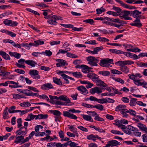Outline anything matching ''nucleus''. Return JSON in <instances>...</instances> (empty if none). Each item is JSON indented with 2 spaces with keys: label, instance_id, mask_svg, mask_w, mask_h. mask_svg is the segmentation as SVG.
<instances>
[{
  "label": "nucleus",
  "instance_id": "obj_1",
  "mask_svg": "<svg viewBox=\"0 0 147 147\" xmlns=\"http://www.w3.org/2000/svg\"><path fill=\"white\" fill-rule=\"evenodd\" d=\"M113 59H110L108 58L106 59H101L100 60L99 64L101 66L103 67H111V65L109 63L113 64V63H112V62H113Z\"/></svg>",
  "mask_w": 147,
  "mask_h": 147
},
{
  "label": "nucleus",
  "instance_id": "obj_2",
  "mask_svg": "<svg viewBox=\"0 0 147 147\" xmlns=\"http://www.w3.org/2000/svg\"><path fill=\"white\" fill-rule=\"evenodd\" d=\"M76 110L74 109H72L68 110L67 111H63V115L65 117H67L71 119H76L77 117L75 115L71 113L70 112L73 113H75Z\"/></svg>",
  "mask_w": 147,
  "mask_h": 147
},
{
  "label": "nucleus",
  "instance_id": "obj_3",
  "mask_svg": "<svg viewBox=\"0 0 147 147\" xmlns=\"http://www.w3.org/2000/svg\"><path fill=\"white\" fill-rule=\"evenodd\" d=\"M86 59L88 62V64L91 66H97V63L99 62V60L98 57L96 58L92 56L88 57Z\"/></svg>",
  "mask_w": 147,
  "mask_h": 147
},
{
  "label": "nucleus",
  "instance_id": "obj_4",
  "mask_svg": "<svg viewBox=\"0 0 147 147\" xmlns=\"http://www.w3.org/2000/svg\"><path fill=\"white\" fill-rule=\"evenodd\" d=\"M56 15L51 14L49 15L47 17H45V19H47V22L50 24L56 25L57 24L55 19Z\"/></svg>",
  "mask_w": 147,
  "mask_h": 147
},
{
  "label": "nucleus",
  "instance_id": "obj_5",
  "mask_svg": "<svg viewBox=\"0 0 147 147\" xmlns=\"http://www.w3.org/2000/svg\"><path fill=\"white\" fill-rule=\"evenodd\" d=\"M38 71L35 69L30 70L29 72V74L35 80L39 79L40 76L38 74Z\"/></svg>",
  "mask_w": 147,
  "mask_h": 147
},
{
  "label": "nucleus",
  "instance_id": "obj_6",
  "mask_svg": "<svg viewBox=\"0 0 147 147\" xmlns=\"http://www.w3.org/2000/svg\"><path fill=\"white\" fill-rule=\"evenodd\" d=\"M34 43H30L29 45L28 44V43L25 44V47H27L29 48V49H30V45L31 46L37 47L40 45H43L44 43V42L43 41H40V40H36L34 41Z\"/></svg>",
  "mask_w": 147,
  "mask_h": 147
},
{
  "label": "nucleus",
  "instance_id": "obj_7",
  "mask_svg": "<svg viewBox=\"0 0 147 147\" xmlns=\"http://www.w3.org/2000/svg\"><path fill=\"white\" fill-rule=\"evenodd\" d=\"M121 143L116 140H111L108 142L107 144L105 147H110L113 146H117L120 145Z\"/></svg>",
  "mask_w": 147,
  "mask_h": 147
},
{
  "label": "nucleus",
  "instance_id": "obj_8",
  "mask_svg": "<svg viewBox=\"0 0 147 147\" xmlns=\"http://www.w3.org/2000/svg\"><path fill=\"white\" fill-rule=\"evenodd\" d=\"M103 49L102 47L101 46L99 47H96L94 48L93 51H91L88 49H86V51L92 54H97L99 51L102 50Z\"/></svg>",
  "mask_w": 147,
  "mask_h": 147
},
{
  "label": "nucleus",
  "instance_id": "obj_9",
  "mask_svg": "<svg viewBox=\"0 0 147 147\" xmlns=\"http://www.w3.org/2000/svg\"><path fill=\"white\" fill-rule=\"evenodd\" d=\"M27 128H26V127L25 128L24 127H21L18 130L16 131V133L18 135L24 136L27 132Z\"/></svg>",
  "mask_w": 147,
  "mask_h": 147
},
{
  "label": "nucleus",
  "instance_id": "obj_10",
  "mask_svg": "<svg viewBox=\"0 0 147 147\" xmlns=\"http://www.w3.org/2000/svg\"><path fill=\"white\" fill-rule=\"evenodd\" d=\"M131 16L134 18L139 19L141 18L140 14L142 13L141 12H140L137 10H135L134 11H131Z\"/></svg>",
  "mask_w": 147,
  "mask_h": 147
},
{
  "label": "nucleus",
  "instance_id": "obj_11",
  "mask_svg": "<svg viewBox=\"0 0 147 147\" xmlns=\"http://www.w3.org/2000/svg\"><path fill=\"white\" fill-rule=\"evenodd\" d=\"M77 89L80 91V93L86 95L88 93V92L86 88L83 86L77 87Z\"/></svg>",
  "mask_w": 147,
  "mask_h": 147
},
{
  "label": "nucleus",
  "instance_id": "obj_12",
  "mask_svg": "<svg viewBox=\"0 0 147 147\" xmlns=\"http://www.w3.org/2000/svg\"><path fill=\"white\" fill-rule=\"evenodd\" d=\"M15 137L16 138V140H15L14 142L16 144H18L21 143L22 144V141L24 139V136L16 134Z\"/></svg>",
  "mask_w": 147,
  "mask_h": 147
},
{
  "label": "nucleus",
  "instance_id": "obj_13",
  "mask_svg": "<svg viewBox=\"0 0 147 147\" xmlns=\"http://www.w3.org/2000/svg\"><path fill=\"white\" fill-rule=\"evenodd\" d=\"M133 22V23L130 24V25L138 28L141 27L142 26V24L140 22V20L139 19H136Z\"/></svg>",
  "mask_w": 147,
  "mask_h": 147
},
{
  "label": "nucleus",
  "instance_id": "obj_14",
  "mask_svg": "<svg viewBox=\"0 0 147 147\" xmlns=\"http://www.w3.org/2000/svg\"><path fill=\"white\" fill-rule=\"evenodd\" d=\"M137 126L141 130L144 131L147 134V128L146 126L142 123H138Z\"/></svg>",
  "mask_w": 147,
  "mask_h": 147
},
{
  "label": "nucleus",
  "instance_id": "obj_15",
  "mask_svg": "<svg viewBox=\"0 0 147 147\" xmlns=\"http://www.w3.org/2000/svg\"><path fill=\"white\" fill-rule=\"evenodd\" d=\"M0 55L2 56L5 59H10V58L9 55L3 51H0Z\"/></svg>",
  "mask_w": 147,
  "mask_h": 147
},
{
  "label": "nucleus",
  "instance_id": "obj_16",
  "mask_svg": "<svg viewBox=\"0 0 147 147\" xmlns=\"http://www.w3.org/2000/svg\"><path fill=\"white\" fill-rule=\"evenodd\" d=\"M59 100L66 102L67 104L70 103V100L67 96L65 95H61L59 96Z\"/></svg>",
  "mask_w": 147,
  "mask_h": 147
},
{
  "label": "nucleus",
  "instance_id": "obj_17",
  "mask_svg": "<svg viewBox=\"0 0 147 147\" xmlns=\"http://www.w3.org/2000/svg\"><path fill=\"white\" fill-rule=\"evenodd\" d=\"M126 107V106L125 105H120L116 107L115 108V111H122L124 110Z\"/></svg>",
  "mask_w": 147,
  "mask_h": 147
},
{
  "label": "nucleus",
  "instance_id": "obj_18",
  "mask_svg": "<svg viewBox=\"0 0 147 147\" xmlns=\"http://www.w3.org/2000/svg\"><path fill=\"white\" fill-rule=\"evenodd\" d=\"M95 82L96 83V85L98 86H102L105 87H106L107 85L105 84L104 82L102 81L101 80L99 79Z\"/></svg>",
  "mask_w": 147,
  "mask_h": 147
},
{
  "label": "nucleus",
  "instance_id": "obj_19",
  "mask_svg": "<svg viewBox=\"0 0 147 147\" xmlns=\"http://www.w3.org/2000/svg\"><path fill=\"white\" fill-rule=\"evenodd\" d=\"M8 109V108L6 107L3 111V117L4 119H8L9 118Z\"/></svg>",
  "mask_w": 147,
  "mask_h": 147
},
{
  "label": "nucleus",
  "instance_id": "obj_20",
  "mask_svg": "<svg viewBox=\"0 0 147 147\" xmlns=\"http://www.w3.org/2000/svg\"><path fill=\"white\" fill-rule=\"evenodd\" d=\"M128 110L126 109H125L124 110L120 111V113L123 115V117L124 118H127L128 117L129 115L127 114L128 113Z\"/></svg>",
  "mask_w": 147,
  "mask_h": 147
},
{
  "label": "nucleus",
  "instance_id": "obj_21",
  "mask_svg": "<svg viewBox=\"0 0 147 147\" xmlns=\"http://www.w3.org/2000/svg\"><path fill=\"white\" fill-rule=\"evenodd\" d=\"M26 64L28 65H30L32 67H34L35 66V65L37 64L34 61L31 60H26L25 61Z\"/></svg>",
  "mask_w": 147,
  "mask_h": 147
},
{
  "label": "nucleus",
  "instance_id": "obj_22",
  "mask_svg": "<svg viewBox=\"0 0 147 147\" xmlns=\"http://www.w3.org/2000/svg\"><path fill=\"white\" fill-rule=\"evenodd\" d=\"M43 87V89L45 90L47 88L52 89L53 88V87L51 84L48 83L44 84L42 87V88Z\"/></svg>",
  "mask_w": 147,
  "mask_h": 147
},
{
  "label": "nucleus",
  "instance_id": "obj_23",
  "mask_svg": "<svg viewBox=\"0 0 147 147\" xmlns=\"http://www.w3.org/2000/svg\"><path fill=\"white\" fill-rule=\"evenodd\" d=\"M121 129L124 133L130 135L132 133L131 131L127 129V126L126 127L125 125L123 126V127L121 128Z\"/></svg>",
  "mask_w": 147,
  "mask_h": 147
},
{
  "label": "nucleus",
  "instance_id": "obj_24",
  "mask_svg": "<svg viewBox=\"0 0 147 147\" xmlns=\"http://www.w3.org/2000/svg\"><path fill=\"white\" fill-rule=\"evenodd\" d=\"M120 69L122 72L127 74L129 72L128 67L126 66H120Z\"/></svg>",
  "mask_w": 147,
  "mask_h": 147
},
{
  "label": "nucleus",
  "instance_id": "obj_25",
  "mask_svg": "<svg viewBox=\"0 0 147 147\" xmlns=\"http://www.w3.org/2000/svg\"><path fill=\"white\" fill-rule=\"evenodd\" d=\"M9 53L11 56H13L17 59H19L21 56L20 55L19 53L16 52H9Z\"/></svg>",
  "mask_w": 147,
  "mask_h": 147
},
{
  "label": "nucleus",
  "instance_id": "obj_26",
  "mask_svg": "<svg viewBox=\"0 0 147 147\" xmlns=\"http://www.w3.org/2000/svg\"><path fill=\"white\" fill-rule=\"evenodd\" d=\"M56 61L60 63L62 66L68 65V63L66 61L63 59H56Z\"/></svg>",
  "mask_w": 147,
  "mask_h": 147
},
{
  "label": "nucleus",
  "instance_id": "obj_27",
  "mask_svg": "<svg viewBox=\"0 0 147 147\" xmlns=\"http://www.w3.org/2000/svg\"><path fill=\"white\" fill-rule=\"evenodd\" d=\"M131 11H128L126 10H124L122 11L121 13H123V14L121 16L123 18H124V17H126L127 16L129 15H130V16H131Z\"/></svg>",
  "mask_w": 147,
  "mask_h": 147
},
{
  "label": "nucleus",
  "instance_id": "obj_28",
  "mask_svg": "<svg viewBox=\"0 0 147 147\" xmlns=\"http://www.w3.org/2000/svg\"><path fill=\"white\" fill-rule=\"evenodd\" d=\"M81 67L82 68V71L84 73H87V71H88L89 69H91V68L88 66L84 65H82Z\"/></svg>",
  "mask_w": 147,
  "mask_h": 147
},
{
  "label": "nucleus",
  "instance_id": "obj_29",
  "mask_svg": "<svg viewBox=\"0 0 147 147\" xmlns=\"http://www.w3.org/2000/svg\"><path fill=\"white\" fill-rule=\"evenodd\" d=\"M53 82L56 84L59 85H62V83L59 79H58L56 77H53Z\"/></svg>",
  "mask_w": 147,
  "mask_h": 147
},
{
  "label": "nucleus",
  "instance_id": "obj_30",
  "mask_svg": "<svg viewBox=\"0 0 147 147\" xmlns=\"http://www.w3.org/2000/svg\"><path fill=\"white\" fill-rule=\"evenodd\" d=\"M83 118L85 120L87 121H90L91 122H93V120L92 119L91 117L88 115H82Z\"/></svg>",
  "mask_w": 147,
  "mask_h": 147
},
{
  "label": "nucleus",
  "instance_id": "obj_31",
  "mask_svg": "<svg viewBox=\"0 0 147 147\" xmlns=\"http://www.w3.org/2000/svg\"><path fill=\"white\" fill-rule=\"evenodd\" d=\"M87 139L89 140H92L93 141L95 142L96 140V135L95 136L93 134H91L87 136Z\"/></svg>",
  "mask_w": 147,
  "mask_h": 147
},
{
  "label": "nucleus",
  "instance_id": "obj_32",
  "mask_svg": "<svg viewBox=\"0 0 147 147\" xmlns=\"http://www.w3.org/2000/svg\"><path fill=\"white\" fill-rule=\"evenodd\" d=\"M98 73L103 76H107L110 74V73L107 71H100L98 72Z\"/></svg>",
  "mask_w": 147,
  "mask_h": 147
},
{
  "label": "nucleus",
  "instance_id": "obj_33",
  "mask_svg": "<svg viewBox=\"0 0 147 147\" xmlns=\"http://www.w3.org/2000/svg\"><path fill=\"white\" fill-rule=\"evenodd\" d=\"M115 65L119 64V66H125V65H127V61H119L115 63Z\"/></svg>",
  "mask_w": 147,
  "mask_h": 147
},
{
  "label": "nucleus",
  "instance_id": "obj_34",
  "mask_svg": "<svg viewBox=\"0 0 147 147\" xmlns=\"http://www.w3.org/2000/svg\"><path fill=\"white\" fill-rule=\"evenodd\" d=\"M136 82H138L137 84H136V83H135V84L136 85L138 86H143V87L145 88H147V87L146 86H146L147 85V83L145 82L144 81H143L142 82H140V81H136Z\"/></svg>",
  "mask_w": 147,
  "mask_h": 147
},
{
  "label": "nucleus",
  "instance_id": "obj_35",
  "mask_svg": "<svg viewBox=\"0 0 147 147\" xmlns=\"http://www.w3.org/2000/svg\"><path fill=\"white\" fill-rule=\"evenodd\" d=\"M72 74L76 78H81L82 77L81 73L80 72H72Z\"/></svg>",
  "mask_w": 147,
  "mask_h": 147
},
{
  "label": "nucleus",
  "instance_id": "obj_36",
  "mask_svg": "<svg viewBox=\"0 0 147 147\" xmlns=\"http://www.w3.org/2000/svg\"><path fill=\"white\" fill-rule=\"evenodd\" d=\"M109 51L110 52L113 53H115L118 54H121V53H122V51L121 50L115 49H110L109 50Z\"/></svg>",
  "mask_w": 147,
  "mask_h": 147
},
{
  "label": "nucleus",
  "instance_id": "obj_37",
  "mask_svg": "<svg viewBox=\"0 0 147 147\" xmlns=\"http://www.w3.org/2000/svg\"><path fill=\"white\" fill-rule=\"evenodd\" d=\"M137 99L136 98H132L130 100L129 102V105L131 106H135L136 105V102L137 100Z\"/></svg>",
  "mask_w": 147,
  "mask_h": 147
},
{
  "label": "nucleus",
  "instance_id": "obj_38",
  "mask_svg": "<svg viewBox=\"0 0 147 147\" xmlns=\"http://www.w3.org/2000/svg\"><path fill=\"white\" fill-rule=\"evenodd\" d=\"M83 22L93 25H94V21L93 20L91 19H88L83 20Z\"/></svg>",
  "mask_w": 147,
  "mask_h": 147
},
{
  "label": "nucleus",
  "instance_id": "obj_39",
  "mask_svg": "<svg viewBox=\"0 0 147 147\" xmlns=\"http://www.w3.org/2000/svg\"><path fill=\"white\" fill-rule=\"evenodd\" d=\"M105 9L103 8L102 7L100 8H98L96 9V14H99L102 13L105 11Z\"/></svg>",
  "mask_w": 147,
  "mask_h": 147
},
{
  "label": "nucleus",
  "instance_id": "obj_40",
  "mask_svg": "<svg viewBox=\"0 0 147 147\" xmlns=\"http://www.w3.org/2000/svg\"><path fill=\"white\" fill-rule=\"evenodd\" d=\"M97 102L100 104L105 103L107 102V100L105 98L98 99Z\"/></svg>",
  "mask_w": 147,
  "mask_h": 147
},
{
  "label": "nucleus",
  "instance_id": "obj_41",
  "mask_svg": "<svg viewBox=\"0 0 147 147\" xmlns=\"http://www.w3.org/2000/svg\"><path fill=\"white\" fill-rule=\"evenodd\" d=\"M127 50L128 51H131L135 53L136 52H139L141 51V50L138 48L135 49H127Z\"/></svg>",
  "mask_w": 147,
  "mask_h": 147
},
{
  "label": "nucleus",
  "instance_id": "obj_42",
  "mask_svg": "<svg viewBox=\"0 0 147 147\" xmlns=\"http://www.w3.org/2000/svg\"><path fill=\"white\" fill-rule=\"evenodd\" d=\"M9 87L12 88H16L18 87H22V85H19L18 84V83L16 82L15 84H13V85H9Z\"/></svg>",
  "mask_w": 147,
  "mask_h": 147
},
{
  "label": "nucleus",
  "instance_id": "obj_43",
  "mask_svg": "<svg viewBox=\"0 0 147 147\" xmlns=\"http://www.w3.org/2000/svg\"><path fill=\"white\" fill-rule=\"evenodd\" d=\"M113 9L116 11L117 13H118L119 15L120 14L121 12L122 11L121 9L118 7L113 6Z\"/></svg>",
  "mask_w": 147,
  "mask_h": 147
},
{
  "label": "nucleus",
  "instance_id": "obj_44",
  "mask_svg": "<svg viewBox=\"0 0 147 147\" xmlns=\"http://www.w3.org/2000/svg\"><path fill=\"white\" fill-rule=\"evenodd\" d=\"M12 21L10 20H5L3 21L4 24L6 25L9 26H10L11 23H12Z\"/></svg>",
  "mask_w": 147,
  "mask_h": 147
},
{
  "label": "nucleus",
  "instance_id": "obj_45",
  "mask_svg": "<svg viewBox=\"0 0 147 147\" xmlns=\"http://www.w3.org/2000/svg\"><path fill=\"white\" fill-rule=\"evenodd\" d=\"M111 132L113 134L118 135H123V133H121L119 131H117L114 129H112L111 131Z\"/></svg>",
  "mask_w": 147,
  "mask_h": 147
},
{
  "label": "nucleus",
  "instance_id": "obj_46",
  "mask_svg": "<svg viewBox=\"0 0 147 147\" xmlns=\"http://www.w3.org/2000/svg\"><path fill=\"white\" fill-rule=\"evenodd\" d=\"M111 89L114 92V93H113L115 94H115H116L119 95L121 94H122L121 92H119L118 91V90L115 88H114L112 87Z\"/></svg>",
  "mask_w": 147,
  "mask_h": 147
},
{
  "label": "nucleus",
  "instance_id": "obj_47",
  "mask_svg": "<svg viewBox=\"0 0 147 147\" xmlns=\"http://www.w3.org/2000/svg\"><path fill=\"white\" fill-rule=\"evenodd\" d=\"M128 113H129L131 115H132L134 116H136V113L133 110L130 109L128 110Z\"/></svg>",
  "mask_w": 147,
  "mask_h": 147
},
{
  "label": "nucleus",
  "instance_id": "obj_48",
  "mask_svg": "<svg viewBox=\"0 0 147 147\" xmlns=\"http://www.w3.org/2000/svg\"><path fill=\"white\" fill-rule=\"evenodd\" d=\"M17 123H18L17 127L18 128H20L22 126V120L21 118H19L17 119Z\"/></svg>",
  "mask_w": 147,
  "mask_h": 147
},
{
  "label": "nucleus",
  "instance_id": "obj_49",
  "mask_svg": "<svg viewBox=\"0 0 147 147\" xmlns=\"http://www.w3.org/2000/svg\"><path fill=\"white\" fill-rule=\"evenodd\" d=\"M94 119L95 120L99 121H105L103 118L100 117L98 115L96 116L95 117Z\"/></svg>",
  "mask_w": 147,
  "mask_h": 147
},
{
  "label": "nucleus",
  "instance_id": "obj_50",
  "mask_svg": "<svg viewBox=\"0 0 147 147\" xmlns=\"http://www.w3.org/2000/svg\"><path fill=\"white\" fill-rule=\"evenodd\" d=\"M131 58H133L134 59H137L139 58V57H138L136 55L131 53V54L130 55V57Z\"/></svg>",
  "mask_w": 147,
  "mask_h": 147
},
{
  "label": "nucleus",
  "instance_id": "obj_51",
  "mask_svg": "<svg viewBox=\"0 0 147 147\" xmlns=\"http://www.w3.org/2000/svg\"><path fill=\"white\" fill-rule=\"evenodd\" d=\"M111 73L113 74H121L122 72L116 69H113L111 70Z\"/></svg>",
  "mask_w": 147,
  "mask_h": 147
},
{
  "label": "nucleus",
  "instance_id": "obj_52",
  "mask_svg": "<svg viewBox=\"0 0 147 147\" xmlns=\"http://www.w3.org/2000/svg\"><path fill=\"white\" fill-rule=\"evenodd\" d=\"M27 88L30 90H32L34 92H39V90H37L36 88L34 87L30 86H28L27 87Z\"/></svg>",
  "mask_w": 147,
  "mask_h": 147
},
{
  "label": "nucleus",
  "instance_id": "obj_53",
  "mask_svg": "<svg viewBox=\"0 0 147 147\" xmlns=\"http://www.w3.org/2000/svg\"><path fill=\"white\" fill-rule=\"evenodd\" d=\"M55 104L57 105H67V103L66 102H61L58 100L56 101Z\"/></svg>",
  "mask_w": 147,
  "mask_h": 147
},
{
  "label": "nucleus",
  "instance_id": "obj_54",
  "mask_svg": "<svg viewBox=\"0 0 147 147\" xmlns=\"http://www.w3.org/2000/svg\"><path fill=\"white\" fill-rule=\"evenodd\" d=\"M99 79V76L97 75L94 74L92 79V80L95 82Z\"/></svg>",
  "mask_w": 147,
  "mask_h": 147
},
{
  "label": "nucleus",
  "instance_id": "obj_55",
  "mask_svg": "<svg viewBox=\"0 0 147 147\" xmlns=\"http://www.w3.org/2000/svg\"><path fill=\"white\" fill-rule=\"evenodd\" d=\"M53 111V114L55 116H61V113L59 111L54 110Z\"/></svg>",
  "mask_w": 147,
  "mask_h": 147
},
{
  "label": "nucleus",
  "instance_id": "obj_56",
  "mask_svg": "<svg viewBox=\"0 0 147 147\" xmlns=\"http://www.w3.org/2000/svg\"><path fill=\"white\" fill-rule=\"evenodd\" d=\"M121 100L124 103H128L129 101V99L127 97H123L121 99Z\"/></svg>",
  "mask_w": 147,
  "mask_h": 147
},
{
  "label": "nucleus",
  "instance_id": "obj_57",
  "mask_svg": "<svg viewBox=\"0 0 147 147\" xmlns=\"http://www.w3.org/2000/svg\"><path fill=\"white\" fill-rule=\"evenodd\" d=\"M14 71L21 74H24L25 73V72L24 70L20 69H15L14 70Z\"/></svg>",
  "mask_w": 147,
  "mask_h": 147
},
{
  "label": "nucleus",
  "instance_id": "obj_58",
  "mask_svg": "<svg viewBox=\"0 0 147 147\" xmlns=\"http://www.w3.org/2000/svg\"><path fill=\"white\" fill-rule=\"evenodd\" d=\"M60 43V41L56 40L50 42V44L52 46L55 45L59 44Z\"/></svg>",
  "mask_w": 147,
  "mask_h": 147
},
{
  "label": "nucleus",
  "instance_id": "obj_59",
  "mask_svg": "<svg viewBox=\"0 0 147 147\" xmlns=\"http://www.w3.org/2000/svg\"><path fill=\"white\" fill-rule=\"evenodd\" d=\"M104 108V107L102 105L100 104H98L96 105V108L99 110L100 111H102Z\"/></svg>",
  "mask_w": 147,
  "mask_h": 147
},
{
  "label": "nucleus",
  "instance_id": "obj_60",
  "mask_svg": "<svg viewBox=\"0 0 147 147\" xmlns=\"http://www.w3.org/2000/svg\"><path fill=\"white\" fill-rule=\"evenodd\" d=\"M17 111H18V112L20 113V115L21 116L22 115H23L28 113L27 109L23 111H21L20 110H17Z\"/></svg>",
  "mask_w": 147,
  "mask_h": 147
},
{
  "label": "nucleus",
  "instance_id": "obj_61",
  "mask_svg": "<svg viewBox=\"0 0 147 147\" xmlns=\"http://www.w3.org/2000/svg\"><path fill=\"white\" fill-rule=\"evenodd\" d=\"M60 25L61 26H63L66 28H73V25L71 24H61Z\"/></svg>",
  "mask_w": 147,
  "mask_h": 147
},
{
  "label": "nucleus",
  "instance_id": "obj_62",
  "mask_svg": "<svg viewBox=\"0 0 147 147\" xmlns=\"http://www.w3.org/2000/svg\"><path fill=\"white\" fill-rule=\"evenodd\" d=\"M3 42L5 43H10L12 45H13L14 42L13 41L10 40V39H6L4 40H3Z\"/></svg>",
  "mask_w": 147,
  "mask_h": 147
},
{
  "label": "nucleus",
  "instance_id": "obj_63",
  "mask_svg": "<svg viewBox=\"0 0 147 147\" xmlns=\"http://www.w3.org/2000/svg\"><path fill=\"white\" fill-rule=\"evenodd\" d=\"M78 128L82 131L85 132H87L88 131V130L86 128L82 126H78Z\"/></svg>",
  "mask_w": 147,
  "mask_h": 147
},
{
  "label": "nucleus",
  "instance_id": "obj_64",
  "mask_svg": "<svg viewBox=\"0 0 147 147\" xmlns=\"http://www.w3.org/2000/svg\"><path fill=\"white\" fill-rule=\"evenodd\" d=\"M30 90H23V93L25 94L27 96H29Z\"/></svg>",
  "mask_w": 147,
  "mask_h": 147
}]
</instances>
